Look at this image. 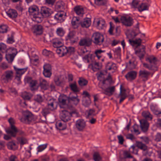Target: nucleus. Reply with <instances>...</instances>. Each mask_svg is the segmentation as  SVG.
I'll return each mask as SVG.
<instances>
[{"label":"nucleus","mask_w":161,"mask_h":161,"mask_svg":"<svg viewBox=\"0 0 161 161\" xmlns=\"http://www.w3.org/2000/svg\"><path fill=\"white\" fill-rule=\"evenodd\" d=\"M71 24L74 28H77L80 25L81 21H80L78 17H74L72 20Z\"/></svg>","instance_id":"obj_22"},{"label":"nucleus","mask_w":161,"mask_h":161,"mask_svg":"<svg viewBox=\"0 0 161 161\" xmlns=\"http://www.w3.org/2000/svg\"><path fill=\"white\" fill-rule=\"evenodd\" d=\"M103 40V36L101 34L96 32L93 33L92 36V40Z\"/></svg>","instance_id":"obj_23"},{"label":"nucleus","mask_w":161,"mask_h":161,"mask_svg":"<svg viewBox=\"0 0 161 161\" xmlns=\"http://www.w3.org/2000/svg\"><path fill=\"white\" fill-rule=\"evenodd\" d=\"M135 146L138 148L145 151L147 150V147L146 145L142 142L136 141L135 143Z\"/></svg>","instance_id":"obj_26"},{"label":"nucleus","mask_w":161,"mask_h":161,"mask_svg":"<svg viewBox=\"0 0 161 161\" xmlns=\"http://www.w3.org/2000/svg\"><path fill=\"white\" fill-rule=\"evenodd\" d=\"M31 31L35 35H40L43 33V28L41 25H35L32 26Z\"/></svg>","instance_id":"obj_8"},{"label":"nucleus","mask_w":161,"mask_h":161,"mask_svg":"<svg viewBox=\"0 0 161 161\" xmlns=\"http://www.w3.org/2000/svg\"><path fill=\"white\" fill-rule=\"evenodd\" d=\"M8 121L10 125V128L6 130V132L7 134H10L11 136L15 137L16 132L18 131V129L14 125V120L13 118H11L8 119Z\"/></svg>","instance_id":"obj_5"},{"label":"nucleus","mask_w":161,"mask_h":161,"mask_svg":"<svg viewBox=\"0 0 161 161\" xmlns=\"http://www.w3.org/2000/svg\"><path fill=\"white\" fill-rule=\"evenodd\" d=\"M105 21L103 19H101L97 22V27L99 29H102L105 26Z\"/></svg>","instance_id":"obj_43"},{"label":"nucleus","mask_w":161,"mask_h":161,"mask_svg":"<svg viewBox=\"0 0 161 161\" xmlns=\"http://www.w3.org/2000/svg\"><path fill=\"white\" fill-rule=\"evenodd\" d=\"M15 56L12 55L8 53L6 54V58L9 63H12Z\"/></svg>","instance_id":"obj_46"},{"label":"nucleus","mask_w":161,"mask_h":161,"mask_svg":"<svg viewBox=\"0 0 161 161\" xmlns=\"http://www.w3.org/2000/svg\"><path fill=\"white\" fill-rule=\"evenodd\" d=\"M121 22L126 26H130L133 25L136 28V33L139 31V23L137 22L136 25H133V19L130 17L122 16L121 18Z\"/></svg>","instance_id":"obj_2"},{"label":"nucleus","mask_w":161,"mask_h":161,"mask_svg":"<svg viewBox=\"0 0 161 161\" xmlns=\"http://www.w3.org/2000/svg\"><path fill=\"white\" fill-rule=\"evenodd\" d=\"M39 86L42 89L46 90L47 89L49 83L45 79L40 78L39 79Z\"/></svg>","instance_id":"obj_18"},{"label":"nucleus","mask_w":161,"mask_h":161,"mask_svg":"<svg viewBox=\"0 0 161 161\" xmlns=\"http://www.w3.org/2000/svg\"><path fill=\"white\" fill-rule=\"evenodd\" d=\"M104 52L101 49L97 50L95 51V53L98 59H99L101 57V53Z\"/></svg>","instance_id":"obj_64"},{"label":"nucleus","mask_w":161,"mask_h":161,"mask_svg":"<svg viewBox=\"0 0 161 161\" xmlns=\"http://www.w3.org/2000/svg\"><path fill=\"white\" fill-rule=\"evenodd\" d=\"M47 144H45L39 146L37 147V153L44 150L47 147Z\"/></svg>","instance_id":"obj_54"},{"label":"nucleus","mask_w":161,"mask_h":161,"mask_svg":"<svg viewBox=\"0 0 161 161\" xmlns=\"http://www.w3.org/2000/svg\"><path fill=\"white\" fill-rule=\"evenodd\" d=\"M74 9L76 13L80 16H82L84 14V9L81 6H76L74 8Z\"/></svg>","instance_id":"obj_29"},{"label":"nucleus","mask_w":161,"mask_h":161,"mask_svg":"<svg viewBox=\"0 0 161 161\" xmlns=\"http://www.w3.org/2000/svg\"><path fill=\"white\" fill-rule=\"evenodd\" d=\"M78 83L79 86L81 87L86 86L88 84V81L84 78L81 77L79 78Z\"/></svg>","instance_id":"obj_33"},{"label":"nucleus","mask_w":161,"mask_h":161,"mask_svg":"<svg viewBox=\"0 0 161 161\" xmlns=\"http://www.w3.org/2000/svg\"><path fill=\"white\" fill-rule=\"evenodd\" d=\"M43 74L46 77L50 78L52 75V70H43Z\"/></svg>","instance_id":"obj_61"},{"label":"nucleus","mask_w":161,"mask_h":161,"mask_svg":"<svg viewBox=\"0 0 161 161\" xmlns=\"http://www.w3.org/2000/svg\"><path fill=\"white\" fill-rule=\"evenodd\" d=\"M116 64L112 62H108L106 65V70H115L117 69Z\"/></svg>","instance_id":"obj_34"},{"label":"nucleus","mask_w":161,"mask_h":161,"mask_svg":"<svg viewBox=\"0 0 161 161\" xmlns=\"http://www.w3.org/2000/svg\"><path fill=\"white\" fill-rule=\"evenodd\" d=\"M140 1L139 0H132L131 3H129L131 8L136 10L138 9V5L140 2Z\"/></svg>","instance_id":"obj_37"},{"label":"nucleus","mask_w":161,"mask_h":161,"mask_svg":"<svg viewBox=\"0 0 161 161\" xmlns=\"http://www.w3.org/2000/svg\"><path fill=\"white\" fill-rule=\"evenodd\" d=\"M14 68L15 71V73L17 75L21 76L28 69V67H26L23 68H17L16 66H14Z\"/></svg>","instance_id":"obj_21"},{"label":"nucleus","mask_w":161,"mask_h":161,"mask_svg":"<svg viewBox=\"0 0 161 161\" xmlns=\"http://www.w3.org/2000/svg\"><path fill=\"white\" fill-rule=\"evenodd\" d=\"M69 86L71 90L74 92H79L80 91L79 88L78 87L75 81H74L72 83H70L69 85Z\"/></svg>","instance_id":"obj_38"},{"label":"nucleus","mask_w":161,"mask_h":161,"mask_svg":"<svg viewBox=\"0 0 161 161\" xmlns=\"http://www.w3.org/2000/svg\"><path fill=\"white\" fill-rule=\"evenodd\" d=\"M125 89L122 90V86H120V92L119 95L120 96V98L119 100V103H121L127 97V96L125 92Z\"/></svg>","instance_id":"obj_31"},{"label":"nucleus","mask_w":161,"mask_h":161,"mask_svg":"<svg viewBox=\"0 0 161 161\" xmlns=\"http://www.w3.org/2000/svg\"><path fill=\"white\" fill-rule=\"evenodd\" d=\"M64 122L63 123H62L60 121H57L56 124V126L57 129L60 130H65L66 128V124Z\"/></svg>","instance_id":"obj_30"},{"label":"nucleus","mask_w":161,"mask_h":161,"mask_svg":"<svg viewBox=\"0 0 161 161\" xmlns=\"http://www.w3.org/2000/svg\"><path fill=\"white\" fill-rule=\"evenodd\" d=\"M56 33L58 36H64L65 31L63 28L59 27L57 29Z\"/></svg>","instance_id":"obj_53"},{"label":"nucleus","mask_w":161,"mask_h":161,"mask_svg":"<svg viewBox=\"0 0 161 161\" xmlns=\"http://www.w3.org/2000/svg\"><path fill=\"white\" fill-rule=\"evenodd\" d=\"M22 97L25 100H29L31 98V96L29 93L25 92L22 94Z\"/></svg>","instance_id":"obj_56"},{"label":"nucleus","mask_w":161,"mask_h":161,"mask_svg":"<svg viewBox=\"0 0 161 161\" xmlns=\"http://www.w3.org/2000/svg\"><path fill=\"white\" fill-rule=\"evenodd\" d=\"M75 125L78 130L82 131L86 127V123L84 119H79L76 121Z\"/></svg>","instance_id":"obj_9"},{"label":"nucleus","mask_w":161,"mask_h":161,"mask_svg":"<svg viewBox=\"0 0 161 161\" xmlns=\"http://www.w3.org/2000/svg\"><path fill=\"white\" fill-rule=\"evenodd\" d=\"M27 83H29L31 90L32 91L37 90L38 88L37 86V81L36 80H33L31 77H28L26 79Z\"/></svg>","instance_id":"obj_7"},{"label":"nucleus","mask_w":161,"mask_h":161,"mask_svg":"<svg viewBox=\"0 0 161 161\" xmlns=\"http://www.w3.org/2000/svg\"><path fill=\"white\" fill-rule=\"evenodd\" d=\"M13 77V73L11 70L7 71L5 72V78L7 81L11 80Z\"/></svg>","instance_id":"obj_35"},{"label":"nucleus","mask_w":161,"mask_h":161,"mask_svg":"<svg viewBox=\"0 0 161 161\" xmlns=\"http://www.w3.org/2000/svg\"><path fill=\"white\" fill-rule=\"evenodd\" d=\"M75 113V111L69 112L66 110H63L60 113V118L64 122H67L70 120L72 114Z\"/></svg>","instance_id":"obj_4"},{"label":"nucleus","mask_w":161,"mask_h":161,"mask_svg":"<svg viewBox=\"0 0 161 161\" xmlns=\"http://www.w3.org/2000/svg\"><path fill=\"white\" fill-rule=\"evenodd\" d=\"M102 88L103 91L102 93L109 96L113 95L115 91L114 86H109L106 88L102 87Z\"/></svg>","instance_id":"obj_14"},{"label":"nucleus","mask_w":161,"mask_h":161,"mask_svg":"<svg viewBox=\"0 0 161 161\" xmlns=\"http://www.w3.org/2000/svg\"><path fill=\"white\" fill-rule=\"evenodd\" d=\"M92 44V41H80L79 45L85 47H89Z\"/></svg>","instance_id":"obj_47"},{"label":"nucleus","mask_w":161,"mask_h":161,"mask_svg":"<svg viewBox=\"0 0 161 161\" xmlns=\"http://www.w3.org/2000/svg\"><path fill=\"white\" fill-rule=\"evenodd\" d=\"M54 81L56 85L58 86H60L63 82L58 76H55L54 79Z\"/></svg>","instance_id":"obj_57"},{"label":"nucleus","mask_w":161,"mask_h":161,"mask_svg":"<svg viewBox=\"0 0 161 161\" xmlns=\"http://www.w3.org/2000/svg\"><path fill=\"white\" fill-rule=\"evenodd\" d=\"M53 46L57 49L62 47L64 45V43L61 41H56L53 42Z\"/></svg>","instance_id":"obj_49"},{"label":"nucleus","mask_w":161,"mask_h":161,"mask_svg":"<svg viewBox=\"0 0 161 161\" xmlns=\"http://www.w3.org/2000/svg\"><path fill=\"white\" fill-rule=\"evenodd\" d=\"M28 11L32 17L39 13L38 8L36 5L30 7L29 8Z\"/></svg>","instance_id":"obj_16"},{"label":"nucleus","mask_w":161,"mask_h":161,"mask_svg":"<svg viewBox=\"0 0 161 161\" xmlns=\"http://www.w3.org/2000/svg\"><path fill=\"white\" fill-rule=\"evenodd\" d=\"M6 49V45L3 43H0V62L1 61L3 58V56L1 53V52L3 53V51L5 50Z\"/></svg>","instance_id":"obj_48"},{"label":"nucleus","mask_w":161,"mask_h":161,"mask_svg":"<svg viewBox=\"0 0 161 161\" xmlns=\"http://www.w3.org/2000/svg\"><path fill=\"white\" fill-rule=\"evenodd\" d=\"M69 98L66 95L62 94L61 95L58 97V100L60 108H63V106L65 105L66 104V101H69Z\"/></svg>","instance_id":"obj_12"},{"label":"nucleus","mask_w":161,"mask_h":161,"mask_svg":"<svg viewBox=\"0 0 161 161\" xmlns=\"http://www.w3.org/2000/svg\"><path fill=\"white\" fill-rule=\"evenodd\" d=\"M130 152L137 154L138 153V150L136 148V146L134 145L132 146L129 148Z\"/></svg>","instance_id":"obj_60"},{"label":"nucleus","mask_w":161,"mask_h":161,"mask_svg":"<svg viewBox=\"0 0 161 161\" xmlns=\"http://www.w3.org/2000/svg\"><path fill=\"white\" fill-rule=\"evenodd\" d=\"M64 3L62 1H59L57 2L56 8L59 11L62 12L65 9Z\"/></svg>","instance_id":"obj_32"},{"label":"nucleus","mask_w":161,"mask_h":161,"mask_svg":"<svg viewBox=\"0 0 161 161\" xmlns=\"http://www.w3.org/2000/svg\"><path fill=\"white\" fill-rule=\"evenodd\" d=\"M18 140L21 146L26 144L27 142V141L25 137H19L18 138Z\"/></svg>","instance_id":"obj_58"},{"label":"nucleus","mask_w":161,"mask_h":161,"mask_svg":"<svg viewBox=\"0 0 161 161\" xmlns=\"http://www.w3.org/2000/svg\"><path fill=\"white\" fill-rule=\"evenodd\" d=\"M149 9L148 4L146 3H142L138 6V11L141 12L144 11L148 10Z\"/></svg>","instance_id":"obj_25"},{"label":"nucleus","mask_w":161,"mask_h":161,"mask_svg":"<svg viewBox=\"0 0 161 161\" xmlns=\"http://www.w3.org/2000/svg\"><path fill=\"white\" fill-rule=\"evenodd\" d=\"M6 13L9 17L12 19L16 18L18 15L15 10L11 9H9Z\"/></svg>","instance_id":"obj_24"},{"label":"nucleus","mask_w":161,"mask_h":161,"mask_svg":"<svg viewBox=\"0 0 161 161\" xmlns=\"http://www.w3.org/2000/svg\"><path fill=\"white\" fill-rule=\"evenodd\" d=\"M8 26L5 25H0V32L4 33L6 32L7 31Z\"/></svg>","instance_id":"obj_59"},{"label":"nucleus","mask_w":161,"mask_h":161,"mask_svg":"<svg viewBox=\"0 0 161 161\" xmlns=\"http://www.w3.org/2000/svg\"><path fill=\"white\" fill-rule=\"evenodd\" d=\"M93 159L95 161H100L101 160V158L97 152H95L93 155Z\"/></svg>","instance_id":"obj_52"},{"label":"nucleus","mask_w":161,"mask_h":161,"mask_svg":"<svg viewBox=\"0 0 161 161\" xmlns=\"http://www.w3.org/2000/svg\"><path fill=\"white\" fill-rule=\"evenodd\" d=\"M66 16V13L64 12H58L54 16V19L60 22H62L64 20V18Z\"/></svg>","instance_id":"obj_20"},{"label":"nucleus","mask_w":161,"mask_h":161,"mask_svg":"<svg viewBox=\"0 0 161 161\" xmlns=\"http://www.w3.org/2000/svg\"><path fill=\"white\" fill-rule=\"evenodd\" d=\"M141 41H129L130 44L133 47L139 48V49L135 51L136 53L139 57L140 60L143 58L145 54V47L141 45Z\"/></svg>","instance_id":"obj_1"},{"label":"nucleus","mask_w":161,"mask_h":161,"mask_svg":"<svg viewBox=\"0 0 161 161\" xmlns=\"http://www.w3.org/2000/svg\"><path fill=\"white\" fill-rule=\"evenodd\" d=\"M114 55H117L116 58L119 57L120 55L121 48L120 47H118L115 48L114 50Z\"/></svg>","instance_id":"obj_62"},{"label":"nucleus","mask_w":161,"mask_h":161,"mask_svg":"<svg viewBox=\"0 0 161 161\" xmlns=\"http://www.w3.org/2000/svg\"><path fill=\"white\" fill-rule=\"evenodd\" d=\"M67 48L64 45L58 48L57 49L56 52L60 57H63L68 53Z\"/></svg>","instance_id":"obj_13"},{"label":"nucleus","mask_w":161,"mask_h":161,"mask_svg":"<svg viewBox=\"0 0 161 161\" xmlns=\"http://www.w3.org/2000/svg\"><path fill=\"white\" fill-rule=\"evenodd\" d=\"M146 60L148 61L151 64L153 65V66H156L157 60L156 58L153 56H150L146 58Z\"/></svg>","instance_id":"obj_27"},{"label":"nucleus","mask_w":161,"mask_h":161,"mask_svg":"<svg viewBox=\"0 0 161 161\" xmlns=\"http://www.w3.org/2000/svg\"><path fill=\"white\" fill-rule=\"evenodd\" d=\"M47 106L48 109L51 111H53L57 108L56 103L53 99L49 100L47 102Z\"/></svg>","instance_id":"obj_17"},{"label":"nucleus","mask_w":161,"mask_h":161,"mask_svg":"<svg viewBox=\"0 0 161 161\" xmlns=\"http://www.w3.org/2000/svg\"><path fill=\"white\" fill-rule=\"evenodd\" d=\"M69 102L72 103L76 105L79 102L80 100L78 98V96L76 95L75 97H69Z\"/></svg>","instance_id":"obj_39"},{"label":"nucleus","mask_w":161,"mask_h":161,"mask_svg":"<svg viewBox=\"0 0 161 161\" xmlns=\"http://www.w3.org/2000/svg\"><path fill=\"white\" fill-rule=\"evenodd\" d=\"M143 117L148 120H151L153 119V116L148 111H144L142 113Z\"/></svg>","instance_id":"obj_42"},{"label":"nucleus","mask_w":161,"mask_h":161,"mask_svg":"<svg viewBox=\"0 0 161 161\" xmlns=\"http://www.w3.org/2000/svg\"><path fill=\"white\" fill-rule=\"evenodd\" d=\"M8 52L13 56H15L17 53V51L16 48L14 47H11L8 50Z\"/></svg>","instance_id":"obj_51"},{"label":"nucleus","mask_w":161,"mask_h":161,"mask_svg":"<svg viewBox=\"0 0 161 161\" xmlns=\"http://www.w3.org/2000/svg\"><path fill=\"white\" fill-rule=\"evenodd\" d=\"M90 65L92 66V69L94 71H97L102 68L101 64L96 62H92Z\"/></svg>","instance_id":"obj_28"},{"label":"nucleus","mask_w":161,"mask_h":161,"mask_svg":"<svg viewBox=\"0 0 161 161\" xmlns=\"http://www.w3.org/2000/svg\"><path fill=\"white\" fill-rule=\"evenodd\" d=\"M97 113H95V111L94 109H90L89 110L88 112V117H93V116H96Z\"/></svg>","instance_id":"obj_55"},{"label":"nucleus","mask_w":161,"mask_h":161,"mask_svg":"<svg viewBox=\"0 0 161 161\" xmlns=\"http://www.w3.org/2000/svg\"><path fill=\"white\" fill-rule=\"evenodd\" d=\"M43 18H50L53 13L52 10L45 6L42 7L40 13Z\"/></svg>","instance_id":"obj_6"},{"label":"nucleus","mask_w":161,"mask_h":161,"mask_svg":"<svg viewBox=\"0 0 161 161\" xmlns=\"http://www.w3.org/2000/svg\"><path fill=\"white\" fill-rule=\"evenodd\" d=\"M39 13L32 17V20L35 22L39 23H41L43 20V17Z\"/></svg>","instance_id":"obj_36"},{"label":"nucleus","mask_w":161,"mask_h":161,"mask_svg":"<svg viewBox=\"0 0 161 161\" xmlns=\"http://www.w3.org/2000/svg\"><path fill=\"white\" fill-rule=\"evenodd\" d=\"M91 23V19L89 18H86L81 21L80 25L82 28H87L90 26Z\"/></svg>","instance_id":"obj_19"},{"label":"nucleus","mask_w":161,"mask_h":161,"mask_svg":"<svg viewBox=\"0 0 161 161\" xmlns=\"http://www.w3.org/2000/svg\"><path fill=\"white\" fill-rule=\"evenodd\" d=\"M49 110V109H48V108H42L41 113L42 115L45 117L47 114H49L50 111Z\"/></svg>","instance_id":"obj_63"},{"label":"nucleus","mask_w":161,"mask_h":161,"mask_svg":"<svg viewBox=\"0 0 161 161\" xmlns=\"http://www.w3.org/2000/svg\"><path fill=\"white\" fill-rule=\"evenodd\" d=\"M75 34V32L74 31H70L66 37V40H70L74 38Z\"/></svg>","instance_id":"obj_45"},{"label":"nucleus","mask_w":161,"mask_h":161,"mask_svg":"<svg viewBox=\"0 0 161 161\" xmlns=\"http://www.w3.org/2000/svg\"><path fill=\"white\" fill-rule=\"evenodd\" d=\"M108 0H95L96 4L98 5H104L106 4Z\"/></svg>","instance_id":"obj_50"},{"label":"nucleus","mask_w":161,"mask_h":161,"mask_svg":"<svg viewBox=\"0 0 161 161\" xmlns=\"http://www.w3.org/2000/svg\"><path fill=\"white\" fill-rule=\"evenodd\" d=\"M140 126L142 130L144 132H147L148 129L149 124L145 119H142L140 120Z\"/></svg>","instance_id":"obj_11"},{"label":"nucleus","mask_w":161,"mask_h":161,"mask_svg":"<svg viewBox=\"0 0 161 161\" xmlns=\"http://www.w3.org/2000/svg\"><path fill=\"white\" fill-rule=\"evenodd\" d=\"M107 73V72L106 70L97 73L96 75L97 76L98 79L101 80L102 79L105 78V75H106Z\"/></svg>","instance_id":"obj_41"},{"label":"nucleus","mask_w":161,"mask_h":161,"mask_svg":"<svg viewBox=\"0 0 161 161\" xmlns=\"http://www.w3.org/2000/svg\"><path fill=\"white\" fill-rule=\"evenodd\" d=\"M150 73L146 70H140L139 73V76L143 81H146L148 80Z\"/></svg>","instance_id":"obj_10"},{"label":"nucleus","mask_w":161,"mask_h":161,"mask_svg":"<svg viewBox=\"0 0 161 161\" xmlns=\"http://www.w3.org/2000/svg\"><path fill=\"white\" fill-rule=\"evenodd\" d=\"M20 120L22 122L30 124L35 121L34 115L30 112L26 111L24 113L23 116L20 119Z\"/></svg>","instance_id":"obj_3"},{"label":"nucleus","mask_w":161,"mask_h":161,"mask_svg":"<svg viewBox=\"0 0 161 161\" xmlns=\"http://www.w3.org/2000/svg\"><path fill=\"white\" fill-rule=\"evenodd\" d=\"M8 148L10 150H15L18 148V146L14 142H9L7 144Z\"/></svg>","instance_id":"obj_40"},{"label":"nucleus","mask_w":161,"mask_h":161,"mask_svg":"<svg viewBox=\"0 0 161 161\" xmlns=\"http://www.w3.org/2000/svg\"><path fill=\"white\" fill-rule=\"evenodd\" d=\"M143 65L144 67L150 70H156L157 69V67L156 66H153V65L152 64H150V65H149L147 63H144L143 64Z\"/></svg>","instance_id":"obj_44"},{"label":"nucleus","mask_w":161,"mask_h":161,"mask_svg":"<svg viewBox=\"0 0 161 161\" xmlns=\"http://www.w3.org/2000/svg\"><path fill=\"white\" fill-rule=\"evenodd\" d=\"M137 74V73L136 71L132 70L128 72L125 75V77L128 80L131 81L136 79Z\"/></svg>","instance_id":"obj_15"}]
</instances>
